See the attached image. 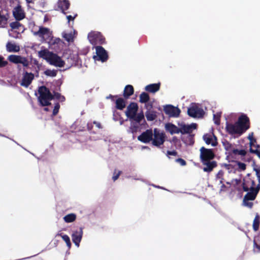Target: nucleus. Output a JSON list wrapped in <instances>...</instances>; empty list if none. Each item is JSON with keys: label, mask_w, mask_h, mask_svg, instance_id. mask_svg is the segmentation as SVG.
Returning <instances> with one entry per match:
<instances>
[{"label": "nucleus", "mask_w": 260, "mask_h": 260, "mask_svg": "<svg viewBox=\"0 0 260 260\" xmlns=\"http://www.w3.org/2000/svg\"><path fill=\"white\" fill-rule=\"evenodd\" d=\"M121 174V171H118L116 172V170H115L113 176L112 177V179L114 181H116L119 177L120 175Z\"/></svg>", "instance_id": "nucleus-47"}, {"label": "nucleus", "mask_w": 260, "mask_h": 260, "mask_svg": "<svg viewBox=\"0 0 260 260\" xmlns=\"http://www.w3.org/2000/svg\"><path fill=\"white\" fill-rule=\"evenodd\" d=\"M146 108L148 109H150L152 107V104H147L145 105Z\"/></svg>", "instance_id": "nucleus-58"}, {"label": "nucleus", "mask_w": 260, "mask_h": 260, "mask_svg": "<svg viewBox=\"0 0 260 260\" xmlns=\"http://www.w3.org/2000/svg\"><path fill=\"white\" fill-rule=\"evenodd\" d=\"M76 219V215L74 213L69 214L63 217V220L67 223H70L74 221Z\"/></svg>", "instance_id": "nucleus-34"}, {"label": "nucleus", "mask_w": 260, "mask_h": 260, "mask_svg": "<svg viewBox=\"0 0 260 260\" xmlns=\"http://www.w3.org/2000/svg\"><path fill=\"white\" fill-rule=\"evenodd\" d=\"M150 100V96L149 94L145 92H143L140 95V100L139 102L141 103H146Z\"/></svg>", "instance_id": "nucleus-33"}, {"label": "nucleus", "mask_w": 260, "mask_h": 260, "mask_svg": "<svg viewBox=\"0 0 260 260\" xmlns=\"http://www.w3.org/2000/svg\"><path fill=\"white\" fill-rule=\"evenodd\" d=\"M88 38L92 45H102L106 43L105 38L100 32L91 31L89 32L88 35Z\"/></svg>", "instance_id": "nucleus-4"}, {"label": "nucleus", "mask_w": 260, "mask_h": 260, "mask_svg": "<svg viewBox=\"0 0 260 260\" xmlns=\"http://www.w3.org/2000/svg\"><path fill=\"white\" fill-rule=\"evenodd\" d=\"M226 132L232 136H240L250 128V120L245 114L241 115L235 123L226 122Z\"/></svg>", "instance_id": "nucleus-1"}, {"label": "nucleus", "mask_w": 260, "mask_h": 260, "mask_svg": "<svg viewBox=\"0 0 260 260\" xmlns=\"http://www.w3.org/2000/svg\"><path fill=\"white\" fill-rule=\"evenodd\" d=\"M48 61L52 65L58 67H63L64 65V61L60 57L54 53H49Z\"/></svg>", "instance_id": "nucleus-11"}, {"label": "nucleus", "mask_w": 260, "mask_h": 260, "mask_svg": "<svg viewBox=\"0 0 260 260\" xmlns=\"http://www.w3.org/2000/svg\"><path fill=\"white\" fill-rule=\"evenodd\" d=\"M134 89L133 86L131 85H127L124 87L123 96L125 99H127L134 94Z\"/></svg>", "instance_id": "nucleus-26"}, {"label": "nucleus", "mask_w": 260, "mask_h": 260, "mask_svg": "<svg viewBox=\"0 0 260 260\" xmlns=\"http://www.w3.org/2000/svg\"><path fill=\"white\" fill-rule=\"evenodd\" d=\"M93 128L92 123L91 122H89L87 124V129L88 131H91Z\"/></svg>", "instance_id": "nucleus-53"}, {"label": "nucleus", "mask_w": 260, "mask_h": 260, "mask_svg": "<svg viewBox=\"0 0 260 260\" xmlns=\"http://www.w3.org/2000/svg\"><path fill=\"white\" fill-rule=\"evenodd\" d=\"M93 124H95V126L100 129L102 128L101 124L99 122L94 121Z\"/></svg>", "instance_id": "nucleus-56"}, {"label": "nucleus", "mask_w": 260, "mask_h": 260, "mask_svg": "<svg viewBox=\"0 0 260 260\" xmlns=\"http://www.w3.org/2000/svg\"><path fill=\"white\" fill-rule=\"evenodd\" d=\"M53 52L48 51H41L39 52L40 55L41 57H45V58L47 60L49 59V53H52Z\"/></svg>", "instance_id": "nucleus-42"}, {"label": "nucleus", "mask_w": 260, "mask_h": 260, "mask_svg": "<svg viewBox=\"0 0 260 260\" xmlns=\"http://www.w3.org/2000/svg\"><path fill=\"white\" fill-rule=\"evenodd\" d=\"M248 139L250 140V147H255V145L254 144V142H256V140L254 139L253 137V133L251 134V135H249L248 136Z\"/></svg>", "instance_id": "nucleus-45"}, {"label": "nucleus", "mask_w": 260, "mask_h": 260, "mask_svg": "<svg viewBox=\"0 0 260 260\" xmlns=\"http://www.w3.org/2000/svg\"><path fill=\"white\" fill-rule=\"evenodd\" d=\"M138 109L137 103L131 102L127 107L126 110L125 112V115L129 119L133 118L137 114Z\"/></svg>", "instance_id": "nucleus-12"}, {"label": "nucleus", "mask_w": 260, "mask_h": 260, "mask_svg": "<svg viewBox=\"0 0 260 260\" xmlns=\"http://www.w3.org/2000/svg\"><path fill=\"white\" fill-rule=\"evenodd\" d=\"M4 59V57L0 56V68L4 67L8 64V62Z\"/></svg>", "instance_id": "nucleus-48"}, {"label": "nucleus", "mask_w": 260, "mask_h": 260, "mask_svg": "<svg viewBox=\"0 0 260 260\" xmlns=\"http://www.w3.org/2000/svg\"><path fill=\"white\" fill-rule=\"evenodd\" d=\"M6 49L9 52H17L20 50V47L16 44L9 42L6 44Z\"/></svg>", "instance_id": "nucleus-27"}, {"label": "nucleus", "mask_w": 260, "mask_h": 260, "mask_svg": "<svg viewBox=\"0 0 260 260\" xmlns=\"http://www.w3.org/2000/svg\"><path fill=\"white\" fill-rule=\"evenodd\" d=\"M145 115L148 121H153L157 117L156 112L154 111H147Z\"/></svg>", "instance_id": "nucleus-30"}, {"label": "nucleus", "mask_w": 260, "mask_h": 260, "mask_svg": "<svg viewBox=\"0 0 260 260\" xmlns=\"http://www.w3.org/2000/svg\"><path fill=\"white\" fill-rule=\"evenodd\" d=\"M56 236H60L62 238L63 240L66 242L67 246L69 248H70L72 245L70 237L67 235H63L62 233H58Z\"/></svg>", "instance_id": "nucleus-32"}, {"label": "nucleus", "mask_w": 260, "mask_h": 260, "mask_svg": "<svg viewBox=\"0 0 260 260\" xmlns=\"http://www.w3.org/2000/svg\"><path fill=\"white\" fill-rule=\"evenodd\" d=\"M254 247L257 249V252H260V234L255 236L253 241Z\"/></svg>", "instance_id": "nucleus-36"}, {"label": "nucleus", "mask_w": 260, "mask_h": 260, "mask_svg": "<svg viewBox=\"0 0 260 260\" xmlns=\"http://www.w3.org/2000/svg\"><path fill=\"white\" fill-rule=\"evenodd\" d=\"M176 161L180 163L181 166H185L186 164L185 160L181 158H177Z\"/></svg>", "instance_id": "nucleus-51"}, {"label": "nucleus", "mask_w": 260, "mask_h": 260, "mask_svg": "<svg viewBox=\"0 0 260 260\" xmlns=\"http://www.w3.org/2000/svg\"><path fill=\"white\" fill-rule=\"evenodd\" d=\"M202 163L205 166L203 168V170L206 172L212 171L213 169L217 166V162L215 161L209 160V161H204V162Z\"/></svg>", "instance_id": "nucleus-23"}, {"label": "nucleus", "mask_w": 260, "mask_h": 260, "mask_svg": "<svg viewBox=\"0 0 260 260\" xmlns=\"http://www.w3.org/2000/svg\"><path fill=\"white\" fill-rule=\"evenodd\" d=\"M260 217L258 213H256L253 221L252 227L254 231H257L259 227Z\"/></svg>", "instance_id": "nucleus-29"}, {"label": "nucleus", "mask_w": 260, "mask_h": 260, "mask_svg": "<svg viewBox=\"0 0 260 260\" xmlns=\"http://www.w3.org/2000/svg\"><path fill=\"white\" fill-rule=\"evenodd\" d=\"M59 108H60L59 104L58 103H56L54 106V109L53 110V112H52L53 116H55L57 114V113L59 112Z\"/></svg>", "instance_id": "nucleus-43"}, {"label": "nucleus", "mask_w": 260, "mask_h": 260, "mask_svg": "<svg viewBox=\"0 0 260 260\" xmlns=\"http://www.w3.org/2000/svg\"><path fill=\"white\" fill-rule=\"evenodd\" d=\"M197 125L196 123H192L190 125L182 124L181 125L180 129H181L180 133L182 134H191L193 129L197 128Z\"/></svg>", "instance_id": "nucleus-20"}, {"label": "nucleus", "mask_w": 260, "mask_h": 260, "mask_svg": "<svg viewBox=\"0 0 260 260\" xmlns=\"http://www.w3.org/2000/svg\"><path fill=\"white\" fill-rule=\"evenodd\" d=\"M237 165H238L239 168L241 170H245L246 169V165L244 163L241 162H238Z\"/></svg>", "instance_id": "nucleus-49"}, {"label": "nucleus", "mask_w": 260, "mask_h": 260, "mask_svg": "<svg viewBox=\"0 0 260 260\" xmlns=\"http://www.w3.org/2000/svg\"><path fill=\"white\" fill-rule=\"evenodd\" d=\"M54 98L55 97L56 99L59 100L60 99L61 95L58 92H54V94L53 95Z\"/></svg>", "instance_id": "nucleus-55"}, {"label": "nucleus", "mask_w": 260, "mask_h": 260, "mask_svg": "<svg viewBox=\"0 0 260 260\" xmlns=\"http://www.w3.org/2000/svg\"><path fill=\"white\" fill-rule=\"evenodd\" d=\"M47 21V18H46V17H45L44 21Z\"/></svg>", "instance_id": "nucleus-63"}, {"label": "nucleus", "mask_w": 260, "mask_h": 260, "mask_svg": "<svg viewBox=\"0 0 260 260\" xmlns=\"http://www.w3.org/2000/svg\"><path fill=\"white\" fill-rule=\"evenodd\" d=\"M232 154L234 155H239L242 156H244L246 155L247 152L246 150L242 149V150H238L237 149H234L232 150Z\"/></svg>", "instance_id": "nucleus-40"}, {"label": "nucleus", "mask_w": 260, "mask_h": 260, "mask_svg": "<svg viewBox=\"0 0 260 260\" xmlns=\"http://www.w3.org/2000/svg\"><path fill=\"white\" fill-rule=\"evenodd\" d=\"M177 140H178V139H177V138L176 137H173V138H172V141H173V142H175L177 141Z\"/></svg>", "instance_id": "nucleus-60"}, {"label": "nucleus", "mask_w": 260, "mask_h": 260, "mask_svg": "<svg viewBox=\"0 0 260 260\" xmlns=\"http://www.w3.org/2000/svg\"><path fill=\"white\" fill-rule=\"evenodd\" d=\"M144 119V116L143 112H141L138 113V114H136L135 117L133 118L130 119V120H133L135 121L136 122L139 123L141 121Z\"/></svg>", "instance_id": "nucleus-37"}, {"label": "nucleus", "mask_w": 260, "mask_h": 260, "mask_svg": "<svg viewBox=\"0 0 260 260\" xmlns=\"http://www.w3.org/2000/svg\"><path fill=\"white\" fill-rule=\"evenodd\" d=\"M187 114L193 118H202L204 115V111L196 104H192L188 108Z\"/></svg>", "instance_id": "nucleus-8"}, {"label": "nucleus", "mask_w": 260, "mask_h": 260, "mask_svg": "<svg viewBox=\"0 0 260 260\" xmlns=\"http://www.w3.org/2000/svg\"><path fill=\"white\" fill-rule=\"evenodd\" d=\"M118 97V95H112L111 94H110L107 97V99H111L112 100V101H114V98H117Z\"/></svg>", "instance_id": "nucleus-57"}, {"label": "nucleus", "mask_w": 260, "mask_h": 260, "mask_svg": "<svg viewBox=\"0 0 260 260\" xmlns=\"http://www.w3.org/2000/svg\"><path fill=\"white\" fill-rule=\"evenodd\" d=\"M165 128L167 132H169L171 135L179 134L181 129L175 124L171 123H168L165 125Z\"/></svg>", "instance_id": "nucleus-21"}, {"label": "nucleus", "mask_w": 260, "mask_h": 260, "mask_svg": "<svg viewBox=\"0 0 260 260\" xmlns=\"http://www.w3.org/2000/svg\"><path fill=\"white\" fill-rule=\"evenodd\" d=\"M32 0H26L28 3H30Z\"/></svg>", "instance_id": "nucleus-62"}, {"label": "nucleus", "mask_w": 260, "mask_h": 260, "mask_svg": "<svg viewBox=\"0 0 260 260\" xmlns=\"http://www.w3.org/2000/svg\"><path fill=\"white\" fill-rule=\"evenodd\" d=\"M8 60L15 64L21 63L24 67H27L29 65L28 59L26 57L20 55H10L8 56Z\"/></svg>", "instance_id": "nucleus-9"}, {"label": "nucleus", "mask_w": 260, "mask_h": 260, "mask_svg": "<svg viewBox=\"0 0 260 260\" xmlns=\"http://www.w3.org/2000/svg\"><path fill=\"white\" fill-rule=\"evenodd\" d=\"M165 138V133L160 132L157 128H154L152 140L151 141L152 144L157 147H160L164 143Z\"/></svg>", "instance_id": "nucleus-5"}, {"label": "nucleus", "mask_w": 260, "mask_h": 260, "mask_svg": "<svg viewBox=\"0 0 260 260\" xmlns=\"http://www.w3.org/2000/svg\"><path fill=\"white\" fill-rule=\"evenodd\" d=\"M215 157V154L211 149H207L204 147L200 148V158L202 162L209 161Z\"/></svg>", "instance_id": "nucleus-6"}, {"label": "nucleus", "mask_w": 260, "mask_h": 260, "mask_svg": "<svg viewBox=\"0 0 260 260\" xmlns=\"http://www.w3.org/2000/svg\"><path fill=\"white\" fill-rule=\"evenodd\" d=\"M34 35L43 38L46 42L51 40L52 37V32L50 29L43 26H40L39 30L34 32Z\"/></svg>", "instance_id": "nucleus-7"}, {"label": "nucleus", "mask_w": 260, "mask_h": 260, "mask_svg": "<svg viewBox=\"0 0 260 260\" xmlns=\"http://www.w3.org/2000/svg\"><path fill=\"white\" fill-rule=\"evenodd\" d=\"M213 119L214 120V123L216 125H219L220 122V115L217 114H214L213 115Z\"/></svg>", "instance_id": "nucleus-44"}, {"label": "nucleus", "mask_w": 260, "mask_h": 260, "mask_svg": "<svg viewBox=\"0 0 260 260\" xmlns=\"http://www.w3.org/2000/svg\"><path fill=\"white\" fill-rule=\"evenodd\" d=\"M96 53L98 57V60L102 62L106 61L108 59V55L106 50L101 46L95 47Z\"/></svg>", "instance_id": "nucleus-16"}, {"label": "nucleus", "mask_w": 260, "mask_h": 260, "mask_svg": "<svg viewBox=\"0 0 260 260\" xmlns=\"http://www.w3.org/2000/svg\"><path fill=\"white\" fill-rule=\"evenodd\" d=\"M164 111L166 114L169 117H177L180 113V110L178 107H175L171 105L164 106Z\"/></svg>", "instance_id": "nucleus-10"}, {"label": "nucleus", "mask_w": 260, "mask_h": 260, "mask_svg": "<svg viewBox=\"0 0 260 260\" xmlns=\"http://www.w3.org/2000/svg\"><path fill=\"white\" fill-rule=\"evenodd\" d=\"M44 110L45 111H49V109H48V108H45L44 109Z\"/></svg>", "instance_id": "nucleus-61"}, {"label": "nucleus", "mask_w": 260, "mask_h": 260, "mask_svg": "<svg viewBox=\"0 0 260 260\" xmlns=\"http://www.w3.org/2000/svg\"><path fill=\"white\" fill-rule=\"evenodd\" d=\"M10 13L8 11H0V28H5L8 24Z\"/></svg>", "instance_id": "nucleus-19"}, {"label": "nucleus", "mask_w": 260, "mask_h": 260, "mask_svg": "<svg viewBox=\"0 0 260 260\" xmlns=\"http://www.w3.org/2000/svg\"><path fill=\"white\" fill-rule=\"evenodd\" d=\"M153 136V131L151 129H148L139 135L138 137V139L144 143H149L152 140Z\"/></svg>", "instance_id": "nucleus-13"}, {"label": "nucleus", "mask_w": 260, "mask_h": 260, "mask_svg": "<svg viewBox=\"0 0 260 260\" xmlns=\"http://www.w3.org/2000/svg\"><path fill=\"white\" fill-rule=\"evenodd\" d=\"M58 6L61 10V12L64 14H66V12L65 11L69 8L70 3L69 0L59 1L58 2Z\"/></svg>", "instance_id": "nucleus-24"}, {"label": "nucleus", "mask_w": 260, "mask_h": 260, "mask_svg": "<svg viewBox=\"0 0 260 260\" xmlns=\"http://www.w3.org/2000/svg\"><path fill=\"white\" fill-rule=\"evenodd\" d=\"M13 14L14 17L17 21L21 20L24 17V14L23 13L20 6H17L15 7L13 11Z\"/></svg>", "instance_id": "nucleus-22"}, {"label": "nucleus", "mask_w": 260, "mask_h": 260, "mask_svg": "<svg viewBox=\"0 0 260 260\" xmlns=\"http://www.w3.org/2000/svg\"><path fill=\"white\" fill-rule=\"evenodd\" d=\"M255 181L249 177L243 179L242 187L244 191H248L252 188H255Z\"/></svg>", "instance_id": "nucleus-18"}, {"label": "nucleus", "mask_w": 260, "mask_h": 260, "mask_svg": "<svg viewBox=\"0 0 260 260\" xmlns=\"http://www.w3.org/2000/svg\"><path fill=\"white\" fill-rule=\"evenodd\" d=\"M203 138L205 143L208 145L211 144L212 146H216L218 144L217 137L213 133L206 134Z\"/></svg>", "instance_id": "nucleus-17"}, {"label": "nucleus", "mask_w": 260, "mask_h": 260, "mask_svg": "<svg viewBox=\"0 0 260 260\" xmlns=\"http://www.w3.org/2000/svg\"><path fill=\"white\" fill-rule=\"evenodd\" d=\"M44 74L48 76L55 77L57 75V71L53 70H47L44 72Z\"/></svg>", "instance_id": "nucleus-41"}, {"label": "nucleus", "mask_w": 260, "mask_h": 260, "mask_svg": "<svg viewBox=\"0 0 260 260\" xmlns=\"http://www.w3.org/2000/svg\"><path fill=\"white\" fill-rule=\"evenodd\" d=\"M83 236V229L80 228L73 232L72 235V239L73 243L76 246L79 247Z\"/></svg>", "instance_id": "nucleus-15"}, {"label": "nucleus", "mask_w": 260, "mask_h": 260, "mask_svg": "<svg viewBox=\"0 0 260 260\" xmlns=\"http://www.w3.org/2000/svg\"><path fill=\"white\" fill-rule=\"evenodd\" d=\"M61 102H64L66 100L65 97L63 95H61L60 99H59Z\"/></svg>", "instance_id": "nucleus-59"}, {"label": "nucleus", "mask_w": 260, "mask_h": 260, "mask_svg": "<svg viewBox=\"0 0 260 260\" xmlns=\"http://www.w3.org/2000/svg\"><path fill=\"white\" fill-rule=\"evenodd\" d=\"M138 126L137 125H133L130 127L132 133H134L137 132Z\"/></svg>", "instance_id": "nucleus-52"}, {"label": "nucleus", "mask_w": 260, "mask_h": 260, "mask_svg": "<svg viewBox=\"0 0 260 260\" xmlns=\"http://www.w3.org/2000/svg\"><path fill=\"white\" fill-rule=\"evenodd\" d=\"M34 79V75L32 73L25 72L23 74L20 85L26 88L28 87Z\"/></svg>", "instance_id": "nucleus-14"}, {"label": "nucleus", "mask_w": 260, "mask_h": 260, "mask_svg": "<svg viewBox=\"0 0 260 260\" xmlns=\"http://www.w3.org/2000/svg\"><path fill=\"white\" fill-rule=\"evenodd\" d=\"M48 42L50 45H58L62 43L61 39L59 38H54L52 36V39L50 40H47Z\"/></svg>", "instance_id": "nucleus-38"}, {"label": "nucleus", "mask_w": 260, "mask_h": 260, "mask_svg": "<svg viewBox=\"0 0 260 260\" xmlns=\"http://www.w3.org/2000/svg\"><path fill=\"white\" fill-rule=\"evenodd\" d=\"M259 190L260 185L258 184L255 188H252L247 191L243 198L242 205L251 209L253 207V203L251 201H254L256 199Z\"/></svg>", "instance_id": "nucleus-3"}, {"label": "nucleus", "mask_w": 260, "mask_h": 260, "mask_svg": "<svg viewBox=\"0 0 260 260\" xmlns=\"http://www.w3.org/2000/svg\"><path fill=\"white\" fill-rule=\"evenodd\" d=\"M62 37L67 40L68 42L71 41L73 39V36L71 34H63Z\"/></svg>", "instance_id": "nucleus-46"}, {"label": "nucleus", "mask_w": 260, "mask_h": 260, "mask_svg": "<svg viewBox=\"0 0 260 260\" xmlns=\"http://www.w3.org/2000/svg\"><path fill=\"white\" fill-rule=\"evenodd\" d=\"M222 145L224 148V149L229 152H231L232 153V150L234 148H233V145L232 144L229 143L227 140H225L222 142Z\"/></svg>", "instance_id": "nucleus-39"}, {"label": "nucleus", "mask_w": 260, "mask_h": 260, "mask_svg": "<svg viewBox=\"0 0 260 260\" xmlns=\"http://www.w3.org/2000/svg\"><path fill=\"white\" fill-rule=\"evenodd\" d=\"M115 108L120 110H122L126 106V102L122 98H118L115 101Z\"/></svg>", "instance_id": "nucleus-28"}, {"label": "nucleus", "mask_w": 260, "mask_h": 260, "mask_svg": "<svg viewBox=\"0 0 260 260\" xmlns=\"http://www.w3.org/2000/svg\"><path fill=\"white\" fill-rule=\"evenodd\" d=\"M167 155H173V156H177L178 153H177V152L175 150H173V151H167Z\"/></svg>", "instance_id": "nucleus-50"}, {"label": "nucleus", "mask_w": 260, "mask_h": 260, "mask_svg": "<svg viewBox=\"0 0 260 260\" xmlns=\"http://www.w3.org/2000/svg\"><path fill=\"white\" fill-rule=\"evenodd\" d=\"M250 152L256 154L260 159V146L255 145V147H251L249 149Z\"/></svg>", "instance_id": "nucleus-35"}, {"label": "nucleus", "mask_w": 260, "mask_h": 260, "mask_svg": "<svg viewBox=\"0 0 260 260\" xmlns=\"http://www.w3.org/2000/svg\"><path fill=\"white\" fill-rule=\"evenodd\" d=\"M10 26L12 29H18L19 30H22V31L24 29L23 25L19 22L17 20L10 23Z\"/></svg>", "instance_id": "nucleus-31"}, {"label": "nucleus", "mask_w": 260, "mask_h": 260, "mask_svg": "<svg viewBox=\"0 0 260 260\" xmlns=\"http://www.w3.org/2000/svg\"><path fill=\"white\" fill-rule=\"evenodd\" d=\"M38 92L39 96L38 100L42 106H47L51 105L50 101L54 99V96L52 94L48 88L45 86L39 87Z\"/></svg>", "instance_id": "nucleus-2"}, {"label": "nucleus", "mask_w": 260, "mask_h": 260, "mask_svg": "<svg viewBox=\"0 0 260 260\" xmlns=\"http://www.w3.org/2000/svg\"><path fill=\"white\" fill-rule=\"evenodd\" d=\"M160 83L150 84L147 85L145 87V89L148 92L155 93L160 89Z\"/></svg>", "instance_id": "nucleus-25"}, {"label": "nucleus", "mask_w": 260, "mask_h": 260, "mask_svg": "<svg viewBox=\"0 0 260 260\" xmlns=\"http://www.w3.org/2000/svg\"><path fill=\"white\" fill-rule=\"evenodd\" d=\"M77 16V14H76L74 17H73L71 15L67 16V18L68 20V22H69L71 20H73Z\"/></svg>", "instance_id": "nucleus-54"}]
</instances>
